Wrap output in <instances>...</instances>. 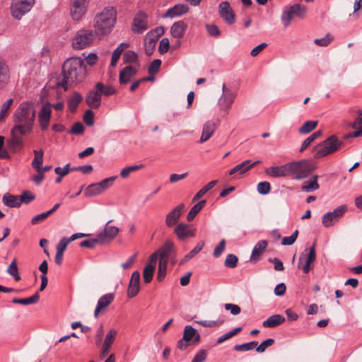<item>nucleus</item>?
<instances>
[{
    "instance_id": "f257e3e1",
    "label": "nucleus",
    "mask_w": 362,
    "mask_h": 362,
    "mask_svg": "<svg viewBox=\"0 0 362 362\" xmlns=\"http://www.w3.org/2000/svg\"><path fill=\"white\" fill-rule=\"evenodd\" d=\"M86 75V66L80 57H71L66 59L62 66L61 74L52 76L46 87L47 89H72L81 83Z\"/></svg>"
},
{
    "instance_id": "f03ea898",
    "label": "nucleus",
    "mask_w": 362,
    "mask_h": 362,
    "mask_svg": "<svg viewBox=\"0 0 362 362\" xmlns=\"http://www.w3.org/2000/svg\"><path fill=\"white\" fill-rule=\"evenodd\" d=\"M14 132L19 131L21 135L29 134L33 128L35 119V104L23 102L13 113Z\"/></svg>"
},
{
    "instance_id": "7ed1b4c3",
    "label": "nucleus",
    "mask_w": 362,
    "mask_h": 362,
    "mask_svg": "<svg viewBox=\"0 0 362 362\" xmlns=\"http://www.w3.org/2000/svg\"><path fill=\"white\" fill-rule=\"evenodd\" d=\"M117 12L114 7H105L94 21L95 32L99 35H107L112 31L116 21Z\"/></svg>"
},
{
    "instance_id": "20e7f679",
    "label": "nucleus",
    "mask_w": 362,
    "mask_h": 362,
    "mask_svg": "<svg viewBox=\"0 0 362 362\" xmlns=\"http://www.w3.org/2000/svg\"><path fill=\"white\" fill-rule=\"evenodd\" d=\"M96 35L93 30L81 28L76 31L71 39V47L75 50L88 48L93 44Z\"/></svg>"
},
{
    "instance_id": "39448f33",
    "label": "nucleus",
    "mask_w": 362,
    "mask_h": 362,
    "mask_svg": "<svg viewBox=\"0 0 362 362\" xmlns=\"http://www.w3.org/2000/svg\"><path fill=\"white\" fill-rule=\"evenodd\" d=\"M291 176L295 180H303L316 169L315 163L311 160H300L290 162Z\"/></svg>"
},
{
    "instance_id": "423d86ee",
    "label": "nucleus",
    "mask_w": 362,
    "mask_h": 362,
    "mask_svg": "<svg viewBox=\"0 0 362 362\" xmlns=\"http://www.w3.org/2000/svg\"><path fill=\"white\" fill-rule=\"evenodd\" d=\"M342 144V141L339 140L335 135H332L323 142L315 146L313 148V151L315 152L314 157L315 158H320L333 153L337 151Z\"/></svg>"
},
{
    "instance_id": "0eeeda50",
    "label": "nucleus",
    "mask_w": 362,
    "mask_h": 362,
    "mask_svg": "<svg viewBox=\"0 0 362 362\" xmlns=\"http://www.w3.org/2000/svg\"><path fill=\"white\" fill-rule=\"evenodd\" d=\"M201 341V335L192 326L187 325L184 328L182 338L177 343V348L185 351L191 345L197 344Z\"/></svg>"
},
{
    "instance_id": "6e6552de",
    "label": "nucleus",
    "mask_w": 362,
    "mask_h": 362,
    "mask_svg": "<svg viewBox=\"0 0 362 362\" xmlns=\"http://www.w3.org/2000/svg\"><path fill=\"white\" fill-rule=\"evenodd\" d=\"M306 13L307 7L304 5L296 4L284 9L281 16V21L284 26L287 28L294 18L303 19L305 17Z\"/></svg>"
},
{
    "instance_id": "1a4fd4ad",
    "label": "nucleus",
    "mask_w": 362,
    "mask_h": 362,
    "mask_svg": "<svg viewBox=\"0 0 362 362\" xmlns=\"http://www.w3.org/2000/svg\"><path fill=\"white\" fill-rule=\"evenodd\" d=\"M90 0H70L69 13L74 21L78 22L86 15Z\"/></svg>"
},
{
    "instance_id": "9d476101",
    "label": "nucleus",
    "mask_w": 362,
    "mask_h": 362,
    "mask_svg": "<svg viewBox=\"0 0 362 362\" xmlns=\"http://www.w3.org/2000/svg\"><path fill=\"white\" fill-rule=\"evenodd\" d=\"M35 4V0H13L11 3V14L14 18L21 19L29 12Z\"/></svg>"
},
{
    "instance_id": "9b49d317",
    "label": "nucleus",
    "mask_w": 362,
    "mask_h": 362,
    "mask_svg": "<svg viewBox=\"0 0 362 362\" xmlns=\"http://www.w3.org/2000/svg\"><path fill=\"white\" fill-rule=\"evenodd\" d=\"M346 210L347 207L346 205H341L333 211L326 213L322 218L323 226L327 228L332 226L344 215Z\"/></svg>"
},
{
    "instance_id": "f8f14e48",
    "label": "nucleus",
    "mask_w": 362,
    "mask_h": 362,
    "mask_svg": "<svg viewBox=\"0 0 362 362\" xmlns=\"http://www.w3.org/2000/svg\"><path fill=\"white\" fill-rule=\"evenodd\" d=\"M174 233L179 240H185L195 237L196 228L185 223H180L175 226Z\"/></svg>"
},
{
    "instance_id": "ddd939ff",
    "label": "nucleus",
    "mask_w": 362,
    "mask_h": 362,
    "mask_svg": "<svg viewBox=\"0 0 362 362\" xmlns=\"http://www.w3.org/2000/svg\"><path fill=\"white\" fill-rule=\"evenodd\" d=\"M218 13L228 25H233L235 21V15L228 1H223L218 6Z\"/></svg>"
},
{
    "instance_id": "4468645a",
    "label": "nucleus",
    "mask_w": 362,
    "mask_h": 362,
    "mask_svg": "<svg viewBox=\"0 0 362 362\" xmlns=\"http://www.w3.org/2000/svg\"><path fill=\"white\" fill-rule=\"evenodd\" d=\"M52 104L45 103L42 105L38 113V122L42 130L45 131L48 128L52 114Z\"/></svg>"
},
{
    "instance_id": "2eb2a0df",
    "label": "nucleus",
    "mask_w": 362,
    "mask_h": 362,
    "mask_svg": "<svg viewBox=\"0 0 362 362\" xmlns=\"http://www.w3.org/2000/svg\"><path fill=\"white\" fill-rule=\"evenodd\" d=\"M112 221V220L108 221L104 230L98 233V237L100 241V244L110 243L118 234L119 230L117 227L109 226V223Z\"/></svg>"
},
{
    "instance_id": "dca6fc26",
    "label": "nucleus",
    "mask_w": 362,
    "mask_h": 362,
    "mask_svg": "<svg viewBox=\"0 0 362 362\" xmlns=\"http://www.w3.org/2000/svg\"><path fill=\"white\" fill-rule=\"evenodd\" d=\"M114 92H88L85 100L90 108L96 109L100 105L103 94L105 97H109Z\"/></svg>"
},
{
    "instance_id": "f3484780",
    "label": "nucleus",
    "mask_w": 362,
    "mask_h": 362,
    "mask_svg": "<svg viewBox=\"0 0 362 362\" xmlns=\"http://www.w3.org/2000/svg\"><path fill=\"white\" fill-rule=\"evenodd\" d=\"M265 173L272 177H291L290 163H286L279 166H272L265 170Z\"/></svg>"
},
{
    "instance_id": "a211bd4d",
    "label": "nucleus",
    "mask_w": 362,
    "mask_h": 362,
    "mask_svg": "<svg viewBox=\"0 0 362 362\" xmlns=\"http://www.w3.org/2000/svg\"><path fill=\"white\" fill-rule=\"evenodd\" d=\"M147 29V15L144 12H139L134 18L132 31L135 33H142Z\"/></svg>"
},
{
    "instance_id": "6ab92c4d",
    "label": "nucleus",
    "mask_w": 362,
    "mask_h": 362,
    "mask_svg": "<svg viewBox=\"0 0 362 362\" xmlns=\"http://www.w3.org/2000/svg\"><path fill=\"white\" fill-rule=\"evenodd\" d=\"M185 204H180L170 211L165 217V224L168 227L175 226L185 211Z\"/></svg>"
},
{
    "instance_id": "aec40b11",
    "label": "nucleus",
    "mask_w": 362,
    "mask_h": 362,
    "mask_svg": "<svg viewBox=\"0 0 362 362\" xmlns=\"http://www.w3.org/2000/svg\"><path fill=\"white\" fill-rule=\"evenodd\" d=\"M115 294L112 293L102 296L97 303L94 310V317L97 318L101 313L105 311L106 308L113 302Z\"/></svg>"
},
{
    "instance_id": "412c9836",
    "label": "nucleus",
    "mask_w": 362,
    "mask_h": 362,
    "mask_svg": "<svg viewBox=\"0 0 362 362\" xmlns=\"http://www.w3.org/2000/svg\"><path fill=\"white\" fill-rule=\"evenodd\" d=\"M140 273L139 271H134L131 276L127 289V296L130 298L135 297L139 292L140 287Z\"/></svg>"
},
{
    "instance_id": "4be33fe9",
    "label": "nucleus",
    "mask_w": 362,
    "mask_h": 362,
    "mask_svg": "<svg viewBox=\"0 0 362 362\" xmlns=\"http://www.w3.org/2000/svg\"><path fill=\"white\" fill-rule=\"evenodd\" d=\"M303 259V254H302L299 257V262L298 264V268H301L305 274H308L311 269V264L316 259V252H315V244L314 243L313 247L310 249L308 256L306 257L305 263L302 265Z\"/></svg>"
},
{
    "instance_id": "5701e85b",
    "label": "nucleus",
    "mask_w": 362,
    "mask_h": 362,
    "mask_svg": "<svg viewBox=\"0 0 362 362\" xmlns=\"http://www.w3.org/2000/svg\"><path fill=\"white\" fill-rule=\"evenodd\" d=\"M259 163L260 161L257 160L251 163L250 160H245V161L242 162L241 163L235 165L233 168H232L229 171V175H233L237 173H238L240 175H243L244 173L249 171L250 169H252L253 167H255Z\"/></svg>"
},
{
    "instance_id": "b1692460",
    "label": "nucleus",
    "mask_w": 362,
    "mask_h": 362,
    "mask_svg": "<svg viewBox=\"0 0 362 362\" xmlns=\"http://www.w3.org/2000/svg\"><path fill=\"white\" fill-rule=\"evenodd\" d=\"M187 28V25L183 21H178L173 24L170 33L173 37L182 38Z\"/></svg>"
},
{
    "instance_id": "393cba45",
    "label": "nucleus",
    "mask_w": 362,
    "mask_h": 362,
    "mask_svg": "<svg viewBox=\"0 0 362 362\" xmlns=\"http://www.w3.org/2000/svg\"><path fill=\"white\" fill-rule=\"evenodd\" d=\"M137 72L136 68L132 66H127L124 68L119 74V82L121 84H127Z\"/></svg>"
},
{
    "instance_id": "a878e982",
    "label": "nucleus",
    "mask_w": 362,
    "mask_h": 362,
    "mask_svg": "<svg viewBox=\"0 0 362 362\" xmlns=\"http://www.w3.org/2000/svg\"><path fill=\"white\" fill-rule=\"evenodd\" d=\"M268 246V242L267 240H260L255 245L250 259L253 262H257L259 260L261 255L263 254L267 247Z\"/></svg>"
},
{
    "instance_id": "bb28decb",
    "label": "nucleus",
    "mask_w": 362,
    "mask_h": 362,
    "mask_svg": "<svg viewBox=\"0 0 362 362\" xmlns=\"http://www.w3.org/2000/svg\"><path fill=\"white\" fill-rule=\"evenodd\" d=\"M189 6L187 4H177L169 8L165 13L164 17L174 18L187 13Z\"/></svg>"
},
{
    "instance_id": "cd10ccee",
    "label": "nucleus",
    "mask_w": 362,
    "mask_h": 362,
    "mask_svg": "<svg viewBox=\"0 0 362 362\" xmlns=\"http://www.w3.org/2000/svg\"><path fill=\"white\" fill-rule=\"evenodd\" d=\"M216 129V124L212 121H207L203 126L200 141L202 143L208 141Z\"/></svg>"
},
{
    "instance_id": "c85d7f7f",
    "label": "nucleus",
    "mask_w": 362,
    "mask_h": 362,
    "mask_svg": "<svg viewBox=\"0 0 362 362\" xmlns=\"http://www.w3.org/2000/svg\"><path fill=\"white\" fill-rule=\"evenodd\" d=\"M318 175L313 176L310 180L305 181L301 185V190L305 192H312L320 188L317 182Z\"/></svg>"
},
{
    "instance_id": "c756f323",
    "label": "nucleus",
    "mask_w": 362,
    "mask_h": 362,
    "mask_svg": "<svg viewBox=\"0 0 362 362\" xmlns=\"http://www.w3.org/2000/svg\"><path fill=\"white\" fill-rule=\"evenodd\" d=\"M235 95L233 92H222L218 99V105L221 109H228L233 102Z\"/></svg>"
},
{
    "instance_id": "7c9ffc66",
    "label": "nucleus",
    "mask_w": 362,
    "mask_h": 362,
    "mask_svg": "<svg viewBox=\"0 0 362 362\" xmlns=\"http://www.w3.org/2000/svg\"><path fill=\"white\" fill-rule=\"evenodd\" d=\"M284 321L285 318L284 316L276 314L269 317L263 322L262 325L264 327L273 328L281 325Z\"/></svg>"
},
{
    "instance_id": "2f4dec72",
    "label": "nucleus",
    "mask_w": 362,
    "mask_h": 362,
    "mask_svg": "<svg viewBox=\"0 0 362 362\" xmlns=\"http://www.w3.org/2000/svg\"><path fill=\"white\" fill-rule=\"evenodd\" d=\"M10 80V71L6 63L0 60V88L6 85Z\"/></svg>"
},
{
    "instance_id": "473e14b6",
    "label": "nucleus",
    "mask_w": 362,
    "mask_h": 362,
    "mask_svg": "<svg viewBox=\"0 0 362 362\" xmlns=\"http://www.w3.org/2000/svg\"><path fill=\"white\" fill-rule=\"evenodd\" d=\"M4 205L8 207H20L21 202L19 196L13 195L8 193L5 194L2 197Z\"/></svg>"
},
{
    "instance_id": "72a5a7b5",
    "label": "nucleus",
    "mask_w": 362,
    "mask_h": 362,
    "mask_svg": "<svg viewBox=\"0 0 362 362\" xmlns=\"http://www.w3.org/2000/svg\"><path fill=\"white\" fill-rule=\"evenodd\" d=\"M129 46L128 43L122 42L119 45V46L114 50L112 54L110 65L112 66H115L118 60L120 58V56L124 49L127 48Z\"/></svg>"
},
{
    "instance_id": "f704fd0d",
    "label": "nucleus",
    "mask_w": 362,
    "mask_h": 362,
    "mask_svg": "<svg viewBox=\"0 0 362 362\" xmlns=\"http://www.w3.org/2000/svg\"><path fill=\"white\" fill-rule=\"evenodd\" d=\"M352 128L356 131L353 133V137H359L362 136V110L358 111V117L352 124Z\"/></svg>"
},
{
    "instance_id": "c9c22d12",
    "label": "nucleus",
    "mask_w": 362,
    "mask_h": 362,
    "mask_svg": "<svg viewBox=\"0 0 362 362\" xmlns=\"http://www.w3.org/2000/svg\"><path fill=\"white\" fill-rule=\"evenodd\" d=\"M11 138L9 139L8 143L12 148L21 147L22 146V139H21L20 136H22L19 134V131H15L14 128L13 127L11 131Z\"/></svg>"
},
{
    "instance_id": "e433bc0d",
    "label": "nucleus",
    "mask_w": 362,
    "mask_h": 362,
    "mask_svg": "<svg viewBox=\"0 0 362 362\" xmlns=\"http://www.w3.org/2000/svg\"><path fill=\"white\" fill-rule=\"evenodd\" d=\"M206 203V200H202L199 203L195 204L187 214V220L188 221H192L196 217V216L200 212V211L204 208Z\"/></svg>"
},
{
    "instance_id": "4c0bfd02",
    "label": "nucleus",
    "mask_w": 362,
    "mask_h": 362,
    "mask_svg": "<svg viewBox=\"0 0 362 362\" xmlns=\"http://www.w3.org/2000/svg\"><path fill=\"white\" fill-rule=\"evenodd\" d=\"M83 98L78 93L72 95L68 100V107L71 112H76L78 104L81 102Z\"/></svg>"
},
{
    "instance_id": "58836bf2",
    "label": "nucleus",
    "mask_w": 362,
    "mask_h": 362,
    "mask_svg": "<svg viewBox=\"0 0 362 362\" xmlns=\"http://www.w3.org/2000/svg\"><path fill=\"white\" fill-rule=\"evenodd\" d=\"M204 242H199L197 246L192 250L188 254H187L180 262V264H184L189 259H192L197 254H198L203 248Z\"/></svg>"
},
{
    "instance_id": "ea45409f",
    "label": "nucleus",
    "mask_w": 362,
    "mask_h": 362,
    "mask_svg": "<svg viewBox=\"0 0 362 362\" xmlns=\"http://www.w3.org/2000/svg\"><path fill=\"white\" fill-rule=\"evenodd\" d=\"M39 294L35 293L33 296L27 298H13L12 302L15 304H22L27 305L37 303L39 301Z\"/></svg>"
},
{
    "instance_id": "a19ab883",
    "label": "nucleus",
    "mask_w": 362,
    "mask_h": 362,
    "mask_svg": "<svg viewBox=\"0 0 362 362\" xmlns=\"http://www.w3.org/2000/svg\"><path fill=\"white\" fill-rule=\"evenodd\" d=\"M175 244L172 241H167L165 243L164 247L159 250L160 252V259H168L169 255L174 250Z\"/></svg>"
},
{
    "instance_id": "79ce46f5",
    "label": "nucleus",
    "mask_w": 362,
    "mask_h": 362,
    "mask_svg": "<svg viewBox=\"0 0 362 362\" xmlns=\"http://www.w3.org/2000/svg\"><path fill=\"white\" fill-rule=\"evenodd\" d=\"M13 100L12 98L8 99L5 101L1 107L0 110V122L4 121L9 114V110L13 104Z\"/></svg>"
},
{
    "instance_id": "37998d69",
    "label": "nucleus",
    "mask_w": 362,
    "mask_h": 362,
    "mask_svg": "<svg viewBox=\"0 0 362 362\" xmlns=\"http://www.w3.org/2000/svg\"><path fill=\"white\" fill-rule=\"evenodd\" d=\"M218 183L217 180H213L203 187L193 197V202H196L202 198L207 192L212 189Z\"/></svg>"
},
{
    "instance_id": "c03bdc74",
    "label": "nucleus",
    "mask_w": 362,
    "mask_h": 362,
    "mask_svg": "<svg viewBox=\"0 0 362 362\" xmlns=\"http://www.w3.org/2000/svg\"><path fill=\"white\" fill-rule=\"evenodd\" d=\"M100 193H102V191L98 183L88 185L84 191V195L86 197H95Z\"/></svg>"
},
{
    "instance_id": "a18cd8bd",
    "label": "nucleus",
    "mask_w": 362,
    "mask_h": 362,
    "mask_svg": "<svg viewBox=\"0 0 362 362\" xmlns=\"http://www.w3.org/2000/svg\"><path fill=\"white\" fill-rule=\"evenodd\" d=\"M317 121H307L299 129L298 132L301 134H308L317 127Z\"/></svg>"
},
{
    "instance_id": "49530a36",
    "label": "nucleus",
    "mask_w": 362,
    "mask_h": 362,
    "mask_svg": "<svg viewBox=\"0 0 362 362\" xmlns=\"http://www.w3.org/2000/svg\"><path fill=\"white\" fill-rule=\"evenodd\" d=\"M168 259H160L158 269L157 279L158 281H162L165 275L167 269Z\"/></svg>"
},
{
    "instance_id": "de8ad7c7",
    "label": "nucleus",
    "mask_w": 362,
    "mask_h": 362,
    "mask_svg": "<svg viewBox=\"0 0 362 362\" xmlns=\"http://www.w3.org/2000/svg\"><path fill=\"white\" fill-rule=\"evenodd\" d=\"M33 153L35 154V158L32 162V167L35 170H38L43 162L44 151L42 149L39 151L34 150Z\"/></svg>"
},
{
    "instance_id": "09e8293b",
    "label": "nucleus",
    "mask_w": 362,
    "mask_h": 362,
    "mask_svg": "<svg viewBox=\"0 0 362 362\" xmlns=\"http://www.w3.org/2000/svg\"><path fill=\"white\" fill-rule=\"evenodd\" d=\"M258 342L257 341H252L248 343L235 345L233 347V349L236 351L240 352L248 351L256 348Z\"/></svg>"
},
{
    "instance_id": "8fccbe9b",
    "label": "nucleus",
    "mask_w": 362,
    "mask_h": 362,
    "mask_svg": "<svg viewBox=\"0 0 362 362\" xmlns=\"http://www.w3.org/2000/svg\"><path fill=\"white\" fill-rule=\"evenodd\" d=\"M322 134V132L321 130L317 131L313 134H311L310 136H308L307 139L304 140V141L302 144V146L300 148V152H303L305 148H308V146L313 142L315 139L320 137Z\"/></svg>"
},
{
    "instance_id": "3c124183",
    "label": "nucleus",
    "mask_w": 362,
    "mask_h": 362,
    "mask_svg": "<svg viewBox=\"0 0 362 362\" xmlns=\"http://www.w3.org/2000/svg\"><path fill=\"white\" fill-rule=\"evenodd\" d=\"M143 168H144L143 165H136L126 167L121 170L120 176L122 178H127L129 176V175L132 173L136 172Z\"/></svg>"
},
{
    "instance_id": "603ef678",
    "label": "nucleus",
    "mask_w": 362,
    "mask_h": 362,
    "mask_svg": "<svg viewBox=\"0 0 362 362\" xmlns=\"http://www.w3.org/2000/svg\"><path fill=\"white\" fill-rule=\"evenodd\" d=\"M7 272L12 276L16 281H19L21 276L18 274V269L17 267L16 260L14 259L7 269Z\"/></svg>"
},
{
    "instance_id": "864d4df0",
    "label": "nucleus",
    "mask_w": 362,
    "mask_h": 362,
    "mask_svg": "<svg viewBox=\"0 0 362 362\" xmlns=\"http://www.w3.org/2000/svg\"><path fill=\"white\" fill-rule=\"evenodd\" d=\"M155 268L151 265H146L143 272V276L144 282L148 284L151 281L153 274H154Z\"/></svg>"
},
{
    "instance_id": "5fc2aeb1",
    "label": "nucleus",
    "mask_w": 362,
    "mask_h": 362,
    "mask_svg": "<svg viewBox=\"0 0 362 362\" xmlns=\"http://www.w3.org/2000/svg\"><path fill=\"white\" fill-rule=\"evenodd\" d=\"M116 179L117 176H112L103 180L100 182H98L102 192H104L105 189H108L109 187H110L113 185Z\"/></svg>"
},
{
    "instance_id": "6e6d98bb",
    "label": "nucleus",
    "mask_w": 362,
    "mask_h": 362,
    "mask_svg": "<svg viewBox=\"0 0 362 362\" xmlns=\"http://www.w3.org/2000/svg\"><path fill=\"white\" fill-rule=\"evenodd\" d=\"M163 34L164 28L163 27H157L148 33V39L155 40V42H156L158 38Z\"/></svg>"
},
{
    "instance_id": "4d7b16f0",
    "label": "nucleus",
    "mask_w": 362,
    "mask_h": 362,
    "mask_svg": "<svg viewBox=\"0 0 362 362\" xmlns=\"http://www.w3.org/2000/svg\"><path fill=\"white\" fill-rule=\"evenodd\" d=\"M161 65V60L160 59H154L149 65L148 66V74H150L149 76H153L156 74H157L160 68Z\"/></svg>"
},
{
    "instance_id": "13d9d810",
    "label": "nucleus",
    "mask_w": 362,
    "mask_h": 362,
    "mask_svg": "<svg viewBox=\"0 0 362 362\" xmlns=\"http://www.w3.org/2000/svg\"><path fill=\"white\" fill-rule=\"evenodd\" d=\"M238 258L233 254H229L227 255L224 265L228 268H235L237 266Z\"/></svg>"
},
{
    "instance_id": "bf43d9fd",
    "label": "nucleus",
    "mask_w": 362,
    "mask_h": 362,
    "mask_svg": "<svg viewBox=\"0 0 362 362\" xmlns=\"http://www.w3.org/2000/svg\"><path fill=\"white\" fill-rule=\"evenodd\" d=\"M123 60L124 63H137L138 56L134 51L128 50L124 53Z\"/></svg>"
},
{
    "instance_id": "052dcab7",
    "label": "nucleus",
    "mask_w": 362,
    "mask_h": 362,
    "mask_svg": "<svg viewBox=\"0 0 362 362\" xmlns=\"http://www.w3.org/2000/svg\"><path fill=\"white\" fill-rule=\"evenodd\" d=\"M333 36L331 34L327 33L325 37L322 38L315 39L314 42L318 46L326 47L333 40Z\"/></svg>"
},
{
    "instance_id": "680f3d73",
    "label": "nucleus",
    "mask_w": 362,
    "mask_h": 362,
    "mask_svg": "<svg viewBox=\"0 0 362 362\" xmlns=\"http://www.w3.org/2000/svg\"><path fill=\"white\" fill-rule=\"evenodd\" d=\"M274 343V340L272 338L267 339L262 341L259 346H256V351L258 353H263L266 349L272 346Z\"/></svg>"
},
{
    "instance_id": "e2e57ef3",
    "label": "nucleus",
    "mask_w": 362,
    "mask_h": 362,
    "mask_svg": "<svg viewBox=\"0 0 362 362\" xmlns=\"http://www.w3.org/2000/svg\"><path fill=\"white\" fill-rule=\"evenodd\" d=\"M117 334V332L116 329H110L105 336L103 344L111 346L115 339Z\"/></svg>"
},
{
    "instance_id": "0e129e2a",
    "label": "nucleus",
    "mask_w": 362,
    "mask_h": 362,
    "mask_svg": "<svg viewBox=\"0 0 362 362\" xmlns=\"http://www.w3.org/2000/svg\"><path fill=\"white\" fill-rule=\"evenodd\" d=\"M298 235V230H296L291 236L284 237L282 238L281 245H293Z\"/></svg>"
},
{
    "instance_id": "69168bd1",
    "label": "nucleus",
    "mask_w": 362,
    "mask_h": 362,
    "mask_svg": "<svg viewBox=\"0 0 362 362\" xmlns=\"http://www.w3.org/2000/svg\"><path fill=\"white\" fill-rule=\"evenodd\" d=\"M257 191L261 194H267L271 191V185L268 182H260L257 185Z\"/></svg>"
},
{
    "instance_id": "338daca9",
    "label": "nucleus",
    "mask_w": 362,
    "mask_h": 362,
    "mask_svg": "<svg viewBox=\"0 0 362 362\" xmlns=\"http://www.w3.org/2000/svg\"><path fill=\"white\" fill-rule=\"evenodd\" d=\"M19 197L21 204H22V203L28 204L34 200L35 195L29 191H25L21 196H19Z\"/></svg>"
},
{
    "instance_id": "774afa93",
    "label": "nucleus",
    "mask_w": 362,
    "mask_h": 362,
    "mask_svg": "<svg viewBox=\"0 0 362 362\" xmlns=\"http://www.w3.org/2000/svg\"><path fill=\"white\" fill-rule=\"evenodd\" d=\"M98 243L100 244V241L98 237L97 236L96 238L85 240L83 241H81L79 245L81 247L93 248Z\"/></svg>"
}]
</instances>
